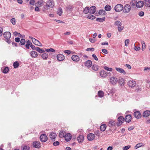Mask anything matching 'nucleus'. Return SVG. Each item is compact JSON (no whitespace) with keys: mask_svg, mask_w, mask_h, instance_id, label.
<instances>
[{"mask_svg":"<svg viewBox=\"0 0 150 150\" xmlns=\"http://www.w3.org/2000/svg\"><path fill=\"white\" fill-rule=\"evenodd\" d=\"M4 37L5 38V41L8 44H10L12 42L10 38L11 34L9 32H5L3 34Z\"/></svg>","mask_w":150,"mask_h":150,"instance_id":"obj_1","label":"nucleus"},{"mask_svg":"<svg viewBox=\"0 0 150 150\" xmlns=\"http://www.w3.org/2000/svg\"><path fill=\"white\" fill-rule=\"evenodd\" d=\"M114 25L118 26V30L119 32H121L124 28V27L121 26L122 23L121 22L119 21H116L115 22Z\"/></svg>","mask_w":150,"mask_h":150,"instance_id":"obj_2","label":"nucleus"},{"mask_svg":"<svg viewBox=\"0 0 150 150\" xmlns=\"http://www.w3.org/2000/svg\"><path fill=\"white\" fill-rule=\"evenodd\" d=\"M54 2L52 0H49L47 3V4L44 6V8L45 9H48L49 7L52 8L54 6Z\"/></svg>","mask_w":150,"mask_h":150,"instance_id":"obj_3","label":"nucleus"},{"mask_svg":"<svg viewBox=\"0 0 150 150\" xmlns=\"http://www.w3.org/2000/svg\"><path fill=\"white\" fill-rule=\"evenodd\" d=\"M123 9V6L121 4H118L116 5L114 7L115 11L117 12H119L122 11Z\"/></svg>","mask_w":150,"mask_h":150,"instance_id":"obj_4","label":"nucleus"},{"mask_svg":"<svg viewBox=\"0 0 150 150\" xmlns=\"http://www.w3.org/2000/svg\"><path fill=\"white\" fill-rule=\"evenodd\" d=\"M131 9L130 5L128 4H126L123 7V11L125 13H128L130 11Z\"/></svg>","mask_w":150,"mask_h":150,"instance_id":"obj_5","label":"nucleus"},{"mask_svg":"<svg viewBox=\"0 0 150 150\" xmlns=\"http://www.w3.org/2000/svg\"><path fill=\"white\" fill-rule=\"evenodd\" d=\"M29 38L31 39L35 45L40 47L42 46V44L38 40L31 36H30Z\"/></svg>","mask_w":150,"mask_h":150,"instance_id":"obj_6","label":"nucleus"},{"mask_svg":"<svg viewBox=\"0 0 150 150\" xmlns=\"http://www.w3.org/2000/svg\"><path fill=\"white\" fill-rule=\"evenodd\" d=\"M117 120L118 122L117 123V126H119L120 125L124 122V119L123 116H120L118 118Z\"/></svg>","mask_w":150,"mask_h":150,"instance_id":"obj_7","label":"nucleus"},{"mask_svg":"<svg viewBox=\"0 0 150 150\" xmlns=\"http://www.w3.org/2000/svg\"><path fill=\"white\" fill-rule=\"evenodd\" d=\"M32 145L33 147L39 149L41 147L40 143L38 141H35L32 144Z\"/></svg>","mask_w":150,"mask_h":150,"instance_id":"obj_8","label":"nucleus"},{"mask_svg":"<svg viewBox=\"0 0 150 150\" xmlns=\"http://www.w3.org/2000/svg\"><path fill=\"white\" fill-rule=\"evenodd\" d=\"M40 139L42 142H44L47 140V137L45 134H42L40 135Z\"/></svg>","mask_w":150,"mask_h":150,"instance_id":"obj_9","label":"nucleus"},{"mask_svg":"<svg viewBox=\"0 0 150 150\" xmlns=\"http://www.w3.org/2000/svg\"><path fill=\"white\" fill-rule=\"evenodd\" d=\"M117 79L115 77H112L110 78V82L112 84H115L117 82Z\"/></svg>","mask_w":150,"mask_h":150,"instance_id":"obj_10","label":"nucleus"},{"mask_svg":"<svg viewBox=\"0 0 150 150\" xmlns=\"http://www.w3.org/2000/svg\"><path fill=\"white\" fill-rule=\"evenodd\" d=\"M128 84L129 87L132 88L135 86L136 83L135 81L132 80L129 81L128 82Z\"/></svg>","mask_w":150,"mask_h":150,"instance_id":"obj_11","label":"nucleus"},{"mask_svg":"<svg viewBox=\"0 0 150 150\" xmlns=\"http://www.w3.org/2000/svg\"><path fill=\"white\" fill-rule=\"evenodd\" d=\"M30 54L32 58H35L37 57L38 54L37 53L34 51H32L30 52Z\"/></svg>","mask_w":150,"mask_h":150,"instance_id":"obj_12","label":"nucleus"},{"mask_svg":"<svg viewBox=\"0 0 150 150\" xmlns=\"http://www.w3.org/2000/svg\"><path fill=\"white\" fill-rule=\"evenodd\" d=\"M134 117L137 119H139L141 117V114L139 111H136L134 113Z\"/></svg>","mask_w":150,"mask_h":150,"instance_id":"obj_13","label":"nucleus"},{"mask_svg":"<svg viewBox=\"0 0 150 150\" xmlns=\"http://www.w3.org/2000/svg\"><path fill=\"white\" fill-rule=\"evenodd\" d=\"M57 137V134L51 132L50 134V137L52 141H54Z\"/></svg>","mask_w":150,"mask_h":150,"instance_id":"obj_14","label":"nucleus"},{"mask_svg":"<svg viewBox=\"0 0 150 150\" xmlns=\"http://www.w3.org/2000/svg\"><path fill=\"white\" fill-rule=\"evenodd\" d=\"M132 119V116L130 115H127L125 118V121L127 122H129Z\"/></svg>","mask_w":150,"mask_h":150,"instance_id":"obj_15","label":"nucleus"},{"mask_svg":"<svg viewBox=\"0 0 150 150\" xmlns=\"http://www.w3.org/2000/svg\"><path fill=\"white\" fill-rule=\"evenodd\" d=\"M95 137V135L92 133H90L87 136L88 139L89 141L93 140L94 138Z\"/></svg>","mask_w":150,"mask_h":150,"instance_id":"obj_16","label":"nucleus"},{"mask_svg":"<svg viewBox=\"0 0 150 150\" xmlns=\"http://www.w3.org/2000/svg\"><path fill=\"white\" fill-rule=\"evenodd\" d=\"M57 58L59 61H62L63 60L64 58V56L62 54H59L57 55Z\"/></svg>","mask_w":150,"mask_h":150,"instance_id":"obj_17","label":"nucleus"},{"mask_svg":"<svg viewBox=\"0 0 150 150\" xmlns=\"http://www.w3.org/2000/svg\"><path fill=\"white\" fill-rule=\"evenodd\" d=\"M64 137L65 140L67 142H68L71 139V135L70 133H68L66 134Z\"/></svg>","mask_w":150,"mask_h":150,"instance_id":"obj_18","label":"nucleus"},{"mask_svg":"<svg viewBox=\"0 0 150 150\" xmlns=\"http://www.w3.org/2000/svg\"><path fill=\"white\" fill-rule=\"evenodd\" d=\"M96 6H94L91 7L89 9V13L91 14L94 13L96 11Z\"/></svg>","mask_w":150,"mask_h":150,"instance_id":"obj_19","label":"nucleus"},{"mask_svg":"<svg viewBox=\"0 0 150 150\" xmlns=\"http://www.w3.org/2000/svg\"><path fill=\"white\" fill-rule=\"evenodd\" d=\"M100 75L103 77H105L108 76L107 72L104 70L102 71L100 73Z\"/></svg>","mask_w":150,"mask_h":150,"instance_id":"obj_20","label":"nucleus"},{"mask_svg":"<svg viewBox=\"0 0 150 150\" xmlns=\"http://www.w3.org/2000/svg\"><path fill=\"white\" fill-rule=\"evenodd\" d=\"M84 138V137L83 136L80 135L79 136L77 137V140L79 142L81 143L83 140Z\"/></svg>","mask_w":150,"mask_h":150,"instance_id":"obj_21","label":"nucleus"},{"mask_svg":"<svg viewBox=\"0 0 150 150\" xmlns=\"http://www.w3.org/2000/svg\"><path fill=\"white\" fill-rule=\"evenodd\" d=\"M144 4L146 7H150V0H144L143 1Z\"/></svg>","mask_w":150,"mask_h":150,"instance_id":"obj_22","label":"nucleus"},{"mask_svg":"<svg viewBox=\"0 0 150 150\" xmlns=\"http://www.w3.org/2000/svg\"><path fill=\"white\" fill-rule=\"evenodd\" d=\"M72 59L75 62H78L79 60V57L76 55H73L71 57Z\"/></svg>","mask_w":150,"mask_h":150,"instance_id":"obj_23","label":"nucleus"},{"mask_svg":"<svg viewBox=\"0 0 150 150\" xmlns=\"http://www.w3.org/2000/svg\"><path fill=\"white\" fill-rule=\"evenodd\" d=\"M144 5V2L142 1H139L136 4V6L138 8L142 7Z\"/></svg>","mask_w":150,"mask_h":150,"instance_id":"obj_24","label":"nucleus"},{"mask_svg":"<svg viewBox=\"0 0 150 150\" xmlns=\"http://www.w3.org/2000/svg\"><path fill=\"white\" fill-rule=\"evenodd\" d=\"M115 69L117 71L120 72V73L123 74L125 75L126 74V73L125 70L122 69L118 68L117 67L115 68Z\"/></svg>","mask_w":150,"mask_h":150,"instance_id":"obj_25","label":"nucleus"},{"mask_svg":"<svg viewBox=\"0 0 150 150\" xmlns=\"http://www.w3.org/2000/svg\"><path fill=\"white\" fill-rule=\"evenodd\" d=\"M150 115V111L146 110L144 112L143 116L144 117H147Z\"/></svg>","mask_w":150,"mask_h":150,"instance_id":"obj_26","label":"nucleus"},{"mask_svg":"<svg viewBox=\"0 0 150 150\" xmlns=\"http://www.w3.org/2000/svg\"><path fill=\"white\" fill-rule=\"evenodd\" d=\"M92 62L90 60H88L86 62L85 65V66L88 67H91L92 65Z\"/></svg>","mask_w":150,"mask_h":150,"instance_id":"obj_27","label":"nucleus"},{"mask_svg":"<svg viewBox=\"0 0 150 150\" xmlns=\"http://www.w3.org/2000/svg\"><path fill=\"white\" fill-rule=\"evenodd\" d=\"M66 134V133L64 131H61L59 133V137L61 138L64 137Z\"/></svg>","mask_w":150,"mask_h":150,"instance_id":"obj_28","label":"nucleus"},{"mask_svg":"<svg viewBox=\"0 0 150 150\" xmlns=\"http://www.w3.org/2000/svg\"><path fill=\"white\" fill-rule=\"evenodd\" d=\"M144 144L141 142L137 144L135 146L134 148L135 149H137L140 147L144 146Z\"/></svg>","mask_w":150,"mask_h":150,"instance_id":"obj_29","label":"nucleus"},{"mask_svg":"<svg viewBox=\"0 0 150 150\" xmlns=\"http://www.w3.org/2000/svg\"><path fill=\"white\" fill-rule=\"evenodd\" d=\"M124 79L122 78L119 79L118 82L121 86H123L124 84Z\"/></svg>","mask_w":150,"mask_h":150,"instance_id":"obj_30","label":"nucleus"},{"mask_svg":"<svg viewBox=\"0 0 150 150\" xmlns=\"http://www.w3.org/2000/svg\"><path fill=\"white\" fill-rule=\"evenodd\" d=\"M36 50L39 53H44L45 52V51L42 49H41L39 47H37L36 48Z\"/></svg>","mask_w":150,"mask_h":150,"instance_id":"obj_31","label":"nucleus"},{"mask_svg":"<svg viewBox=\"0 0 150 150\" xmlns=\"http://www.w3.org/2000/svg\"><path fill=\"white\" fill-rule=\"evenodd\" d=\"M104 8L105 10L106 11H110L112 9L111 6L108 5H106L105 7Z\"/></svg>","mask_w":150,"mask_h":150,"instance_id":"obj_32","label":"nucleus"},{"mask_svg":"<svg viewBox=\"0 0 150 150\" xmlns=\"http://www.w3.org/2000/svg\"><path fill=\"white\" fill-rule=\"evenodd\" d=\"M106 127V125L105 124L102 125L100 127V129L102 131H104L105 130Z\"/></svg>","mask_w":150,"mask_h":150,"instance_id":"obj_33","label":"nucleus"},{"mask_svg":"<svg viewBox=\"0 0 150 150\" xmlns=\"http://www.w3.org/2000/svg\"><path fill=\"white\" fill-rule=\"evenodd\" d=\"M30 42H30L29 40H28V41H27L26 42L25 45V47L27 49H29L30 48V47L31 45V44L30 43Z\"/></svg>","mask_w":150,"mask_h":150,"instance_id":"obj_34","label":"nucleus"},{"mask_svg":"<svg viewBox=\"0 0 150 150\" xmlns=\"http://www.w3.org/2000/svg\"><path fill=\"white\" fill-rule=\"evenodd\" d=\"M99 68L98 66L96 64H94L93 65L92 69L95 71H97Z\"/></svg>","mask_w":150,"mask_h":150,"instance_id":"obj_35","label":"nucleus"},{"mask_svg":"<svg viewBox=\"0 0 150 150\" xmlns=\"http://www.w3.org/2000/svg\"><path fill=\"white\" fill-rule=\"evenodd\" d=\"M89 7H85L83 10V12L85 14H87L89 12Z\"/></svg>","mask_w":150,"mask_h":150,"instance_id":"obj_36","label":"nucleus"},{"mask_svg":"<svg viewBox=\"0 0 150 150\" xmlns=\"http://www.w3.org/2000/svg\"><path fill=\"white\" fill-rule=\"evenodd\" d=\"M66 9L68 12L71 11H72V7L71 6H68L66 7Z\"/></svg>","mask_w":150,"mask_h":150,"instance_id":"obj_37","label":"nucleus"},{"mask_svg":"<svg viewBox=\"0 0 150 150\" xmlns=\"http://www.w3.org/2000/svg\"><path fill=\"white\" fill-rule=\"evenodd\" d=\"M48 55L46 53H43L41 55V57L43 59H46L48 57Z\"/></svg>","mask_w":150,"mask_h":150,"instance_id":"obj_38","label":"nucleus"},{"mask_svg":"<svg viewBox=\"0 0 150 150\" xmlns=\"http://www.w3.org/2000/svg\"><path fill=\"white\" fill-rule=\"evenodd\" d=\"M98 13L100 15H105L106 12L104 10H100L99 11Z\"/></svg>","mask_w":150,"mask_h":150,"instance_id":"obj_39","label":"nucleus"},{"mask_svg":"<svg viewBox=\"0 0 150 150\" xmlns=\"http://www.w3.org/2000/svg\"><path fill=\"white\" fill-rule=\"evenodd\" d=\"M62 9L61 8H58V10L57 11V14L59 16L62 15Z\"/></svg>","mask_w":150,"mask_h":150,"instance_id":"obj_40","label":"nucleus"},{"mask_svg":"<svg viewBox=\"0 0 150 150\" xmlns=\"http://www.w3.org/2000/svg\"><path fill=\"white\" fill-rule=\"evenodd\" d=\"M105 17H103V18H98L96 19V20L98 22H103L105 21Z\"/></svg>","mask_w":150,"mask_h":150,"instance_id":"obj_41","label":"nucleus"},{"mask_svg":"<svg viewBox=\"0 0 150 150\" xmlns=\"http://www.w3.org/2000/svg\"><path fill=\"white\" fill-rule=\"evenodd\" d=\"M104 93L103 92L101 91H99L98 92V95L99 97H102L103 96Z\"/></svg>","mask_w":150,"mask_h":150,"instance_id":"obj_42","label":"nucleus"},{"mask_svg":"<svg viewBox=\"0 0 150 150\" xmlns=\"http://www.w3.org/2000/svg\"><path fill=\"white\" fill-rule=\"evenodd\" d=\"M115 122L114 121H110L108 124V125L110 127L113 126L115 125Z\"/></svg>","mask_w":150,"mask_h":150,"instance_id":"obj_43","label":"nucleus"},{"mask_svg":"<svg viewBox=\"0 0 150 150\" xmlns=\"http://www.w3.org/2000/svg\"><path fill=\"white\" fill-rule=\"evenodd\" d=\"M45 51L48 52H55V50L52 48L46 49Z\"/></svg>","mask_w":150,"mask_h":150,"instance_id":"obj_44","label":"nucleus"},{"mask_svg":"<svg viewBox=\"0 0 150 150\" xmlns=\"http://www.w3.org/2000/svg\"><path fill=\"white\" fill-rule=\"evenodd\" d=\"M137 2V1L136 0H132L130 3V5L133 6H135Z\"/></svg>","mask_w":150,"mask_h":150,"instance_id":"obj_45","label":"nucleus"},{"mask_svg":"<svg viewBox=\"0 0 150 150\" xmlns=\"http://www.w3.org/2000/svg\"><path fill=\"white\" fill-rule=\"evenodd\" d=\"M25 43V40L24 39H22L20 40V45H24Z\"/></svg>","mask_w":150,"mask_h":150,"instance_id":"obj_46","label":"nucleus"},{"mask_svg":"<svg viewBox=\"0 0 150 150\" xmlns=\"http://www.w3.org/2000/svg\"><path fill=\"white\" fill-rule=\"evenodd\" d=\"M87 18L93 20L96 18V17L94 16L90 15L87 16Z\"/></svg>","mask_w":150,"mask_h":150,"instance_id":"obj_47","label":"nucleus"},{"mask_svg":"<svg viewBox=\"0 0 150 150\" xmlns=\"http://www.w3.org/2000/svg\"><path fill=\"white\" fill-rule=\"evenodd\" d=\"M19 65V63L17 61L14 62L13 64V66L14 68H17L18 67Z\"/></svg>","mask_w":150,"mask_h":150,"instance_id":"obj_48","label":"nucleus"},{"mask_svg":"<svg viewBox=\"0 0 150 150\" xmlns=\"http://www.w3.org/2000/svg\"><path fill=\"white\" fill-rule=\"evenodd\" d=\"M141 43L142 45V50L143 51L146 48V44L144 41H142L141 42Z\"/></svg>","mask_w":150,"mask_h":150,"instance_id":"obj_49","label":"nucleus"},{"mask_svg":"<svg viewBox=\"0 0 150 150\" xmlns=\"http://www.w3.org/2000/svg\"><path fill=\"white\" fill-rule=\"evenodd\" d=\"M107 71H111L112 70V68H110L106 66H104L103 67Z\"/></svg>","mask_w":150,"mask_h":150,"instance_id":"obj_50","label":"nucleus"},{"mask_svg":"<svg viewBox=\"0 0 150 150\" xmlns=\"http://www.w3.org/2000/svg\"><path fill=\"white\" fill-rule=\"evenodd\" d=\"M9 71V69L8 67H5L4 69L3 72L4 74L8 73Z\"/></svg>","mask_w":150,"mask_h":150,"instance_id":"obj_51","label":"nucleus"},{"mask_svg":"<svg viewBox=\"0 0 150 150\" xmlns=\"http://www.w3.org/2000/svg\"><path fill=\"white\" fill-rule=\"evenodd\" d=\"M11 22L13 25L16 24V19L15 18L11 19L10 20Z\"/></svg>","mask_w":150,"mask_h":150,"instance_id":"obj_52","label":"nucleus"},{"mask_svg":"<svg viewBox=\"0 0 150 150\" xmlns=\"http://www.w3.org/2000/svg\"><path fill=\"white\" fill-rule=\"evenodd\" d=\"M30 147L28 146L25 145V146H24L23 147V150H30Z\"/></svg>","mask_w":150,"mask_h":150,"instance_id":"obj_53","label":"nucleus"},{"mask_svg":"<svg viewBox=\"0 0 150 150\" xmlns=\"http://www.w3.org/2000/svg\"><path fill=\"white\" fill-rule=\"evenodd\" d=\"M129 39H127L125 40V45L126 46H127L129 43Z\"/></svg>","mask_w":150,"mask_h":150,"instance_id":"obj_54","label":"nucleus"},{"mask_svg":"<svg viewBox=\"0 0 150 150\" xmlns=\"http://www.w3.org/2000/svg\"><path fill=\"white\" fill-rule=\"evenodd\" d=\"M59 144V143L58 141H56L55 142H54L53 143V145L55 146H57Z\"/></svg>","mask_w":150,"mask_h":150,"instance_id":"obj_55","label":"nucleus"},{"mask_svg":"<svg viewBox=\"0 0 150 150\" xmlns=\"http://www.w3.org/2000/svg\"><path fill=\"white\" fill-rule=\"evenodd\" d=\"M138 15L140 16H143L144 15V13L142 11H140L138 13Z\"/></svg>","mask_w":150,"mask_h":150,"instance_id":"obj_56","label":"nucleus"},{"mask_svg":"<svg viewBox=\"0 0 150 150\" xmlns=\"http://www.w3.org/2000/svg\"><path fill=\"white\" fill-rule=\"evenodd\" d=\"M30 43L31 44V45H30V47L33 50H36V47H35V46L32 44V43L31 42H30Z\"/></svg>","mask_w":150,"mask_h":150,"instance_id":"obj_57","label":"nucleus"},{"mask_svg":"<svg viewBox=\"0 0 150 150\" xmlns=\"http://www.w3.org/2000/svg\"><path fill=\"white\" fill-rule=\"evenodd\" d=\"M92 56L94 59L96 61H98V59L97 56H96L95 54H92Z\"/></svg>","mask_w":150,"mask_h":150,"instance_id":"obj_58","label":"nucleus"},{"mask_svg":"<svg viewBox=\"0 0 150 150\" xmlns=\"http://www.w3.org/2000/svg\"><path fill=\"white\" fill-rule=\"evenodd\" d=\"M86 50L87 51H93L94 50V49L93 48H89L86 49Z\"/></svg>","mask_w":150,"mask_h":150,"instance_id":"obj_59","label":"nucleus"},{"mask_svg":"<svg viewBox=\"0 0 150 150\" xmlns=\"http://www.w3.org/2000/svg\"><path fill=\"white\" fill-rule=\"evenodd\" d=\"M35 1L34 0H31L30 1V4L32 5H34L35 4Z\"/></svg>","mask_w":150,"mask_h":150,"instance_id":"obj_60","label":"nucleus"},{"mask_svg":"<svg viewBox=\"0 0 150 150\" xmlns=\"http://www.w3.org/2000/svg\"><path fill=\"white\" fill-rule=\"evenodd\" d=\"M130 147V146H129V145L127 146H126L124 147L123 148V150H128V149H129V148Z\"/></svg>","mask_w":150,"mask_h":150,"instance_id":"obj_61","label":"nucleus"},{"mask_svg":"<svg viewBox=\"0 0 150 150\" xmlns=\"http://www.w3.org/2000/svg\"><path fill=\"white\" fill-rule=\"evenodd\" d=\"M134 49L136 51H139L140 50V47H139L134 46Z\"/></svg>","mask_w":150,"mask_h":150,"instance_id":"obj_62","label":"nucleus"},{"mask_svg":"<svg viewBox=\"0 0 150 150\" xmlns=\"http://www.w3.org/2000/svg\"><path fill=\"white\" fill-rule=\"evenodd\" d=\"M64 52L67 54H69L71 53V51L69 50H65L64 51Z\"/></svg>","mask_w":150,"mask_h":150,"instance_id":"obj_63","label":"nucleus"},{"mask_svg":"<svg viewBox=\"0 0 150 150\" xmlns=\"http://www.w3.org/2000/svg\"><path fill=\"white\" fill-rule=\"evenodd\" d=\"M89 40L90 42L92 43H94L96 41L95 39L91 38H89Z\"/></svg>","mask_w":150,"mask_h":150,"instance_id":"obj_64","label":"nucleus"}]
</instances>
